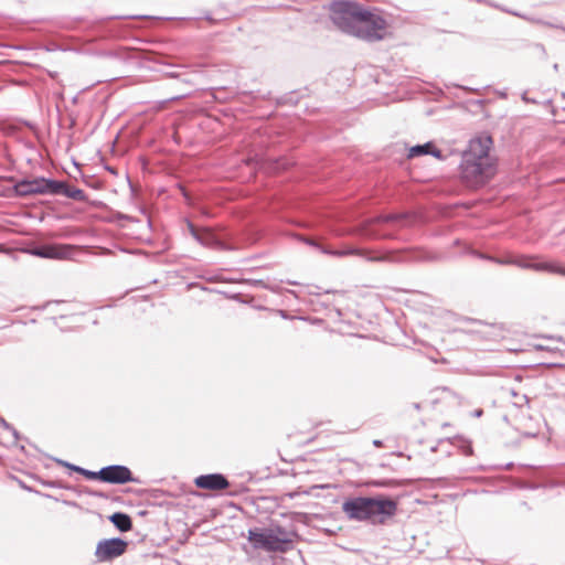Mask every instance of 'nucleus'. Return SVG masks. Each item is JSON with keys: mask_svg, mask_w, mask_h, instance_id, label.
<instances>
[{"mask_svg": "<svg viewBox=\"0 0 565 565\" xmlns=\"http://www.w3.org/2000/svg\"><path fill=\"white\" fill-rule=\"evenodd\" d=\"M0 423L4 424V422H3V420H1V419H0Z\"/></svg>", "mask_w": 565, "mask_h": 565, "instance_id": "17", "label": "nucleus"}, {"mask_svg": "<svg viewBox=\"0 0 565 565\" xmlns=\"http://www.w3.org/2000/svg\"><path fill=\"white\" fill-rule=\"evenodd\" d=\"M288 166H289V162L284 161V163L281 166L277 164L276 167L273 168V170L278 171L280 169H286Z\"/></svg>", "mask_w": 565, "mask_h": 565, "instance_id": "15", "label": "nucleus"}, {"mask_svg": "<svg viewBox=\"0 0 565 565\" xmlns=\"http://www.w3.org/2000/svg\"><path fill=\"white\" fill-rule=\"evenodd\" d=\"M424 154H431L436 158H440V151L435 149L434 145L427 142L425 145L414 146L409 149L408 157H418Z\"/></svg>", "mask_w": 565, "mask_h": 565, "instance_id": "11", "label": "nucleus"}, {"mask_svg": "<svg viewBox=\"0 0 565 565\" xmlns=\"http://www.w3.org/2000/svg\"><path fill=\"white\" fill-rule=\"evenodd\" d=\"M292 533L281 526L269 529H252L248 531V541L256 550L267 552H285L292 541Z\"/></svg>", "mask_w": 565, "mask_h": 565, "instance_id": "4", "label": "nucleus"}, {"mask_svg": "<svg viewBox=\"0 0 565 565\" xmlns=\"http://www.w3.org/2000/svg\"><path fill=\"white\" fill-rule=\"evenodd\" d=\"M190 227H191V232H192L193 236H194L195 238H198V239H201V238L198 236V234H196V232L194 231V228H193L192 226H190Z\"/></svg>", "mask_w": 565, "mask_h": 565, "instance_id": "16", "label": "nucleus"}, {"mask_svg": "<svg viewBox=\"0 0 565 565\" xmlns=\"http://www.w3.org/2000/svg\"><path fill=\"white\" fill-rule=\"evenodd\" d=\"M396 503L390 499L358 497L348 499L342 504V511L348 519L354 521H372L383 523L396 512Z\"/></svg>", "mask_w": 565, "mask_h": 565, "instance_id": "3", "label": "nucleus"}, {"mask_svg": "<svg viewBox=\"0 0 565 565\" xmlns=\"http://www.w3.org/2000/svg\"><path fill=\"white\" fill-rule=\"evenodd\" d=\"M98 478L109 483H126L132 480L130 470L125 466H108L98 471Z\"/></svg>", "mask_w": 565, "mask_h": 565, "instance_id": "7", "label": "nucleus"}, {"mask_svg": "<svg viewBox=\"0 0 565 565\" xmlns=\"http://www.w3.org/2000/svg\"><path fill=\"white\" fill-rule=\"evenodd\" d=\"M31 255L42 257V258H52V259H64L67 258L71 254L68 246L62 245H44L29 250Z\"/></svg>", "mask_w": 565, "mask_h": 565, "instance_id": "8", "label": "nucleus"}, {"mask_svg": "<svg viewBox=\"0 0 565 565\" xmlns=\"http://www.w3.org/2000/svg\"><path fill=\"white\" fill-rule=\"evenodd\" d=\"M331 19L343 32L363 40H381L386 34L385 20L354 2H334L331 6Z\"/></svg>", "mask_w": 565, "mask_h": 565, "instance_id": "1", "label": "nucleus"}, {"mask_svg": "<svg viewBox=\"0 0 565 565\" xmlns=\"http://www.w3.org/2000/svg\"><path fill=\"white\" fill-rule=\"evenodd\" d=\"M198 488L207 490H223L228 487L226 478L220 473L202 475L194 479Z\"/></svg>", "mask_w": 565, "mask_h": 565, "instance_id": "9", "label": "nucleus"}, {"mask_svg": "<svg viewBox=\"0 0 565 565\" xmlns=\"http://www.w3.org/2000/svg\"><path fill=\"white\" fill-rule=\"evenodd\" d=\"M127 546V542L119 537L102 540L96 546L95 556L98 562H107L121 556Z\"/></svg>", "mask_w": 565, "mask_h": 565, "instance_id": "6", "label": "nucleus"}, {"mask_svg": "<svg viewBox=\"0 0 565 565\" xmlns=\"http://www.w3.org/2000/svg\"><path fill=\"white\" fill-rule=\"evenodd\" d=\"M66 195L75 199V200H82L84 198V193L79 189H73L71 191H65Z\"/></svg>", "mask_w": 565, "mask_h": 565, "instance_id": "13", "label": "nucleus"}, {"mask_svg": "<svg viewBox=\"0 0 565 565\" xmlns=\"http://www.w3.org/2000/svg\"><path fill=\"white\" fill-rule=\"evenodd\" d=\"M64 185L43 178L33 180H23L15 184V192L25 196L38 193H60Z\"/></svg>", "mask_w": 565, "mask_h": 565, "instance_id": "5", "label": "nucleus"}, {"mask_svg": "<svg viewBox=\"0 0 565 565\" xmlns=\"http://www.w3.org/2000/svg\"><path fill=\"white\" fill-rule=\"evenodd\" d=\"M72 468L74 470H76V471H79V472L84 473L88 478H98V472H92V471L85 470V469L79 468V467H72Z\"/></svg>", "mask_w": 565, "mask_h": 565, "instance_id": "14", "label": "nucleus"}, {"mask_svg": "<svg viewBox=\"0 0 565 565\" xmlns=\"http://www.w3.org/2000/svg\"><path fill=\"white\" fill-rule=\"evenodd\" d=\"M491 146L492 139L489 136H478L469 141L462 154L461 173L471 185H480L492 177Z\"/></svg>", "mask_w": 565, "mask_h": 565, "instance_id": "2", "label": "nucleus"}, {"mask_svg": "<svg viewBox=\"0 0 565 565\" xmlns=\"http://www.w3.org/2000/svg\"><path fill=\"white\" fill-rule=\"evenodd\" d=\"M110 521L121 532H126V531H129L131 529V520L125 513H119V512L118 513H114L110 516Z\"/></svg>", "mask_w": 565, "mask_h": 565, "instance_id": "12", "label": "nucleus"}, {"mask_svg": "<svg viewBox=\"0 0 565 565\" xmlns=\"http://www.w3.org/2000/svg\"><path fill=\"white\" fill-rule=\"evenodd\" d=\"M519 266L523 268H531L534 270H543L550 273H556L561 275H565V267L557 263L552 262H537L533 259H521L519 260Z\"/></svg>", "mask_w": 565, "mask_h": 565, "instance_id": "10", "label": "nucleus"}]
</instances>
